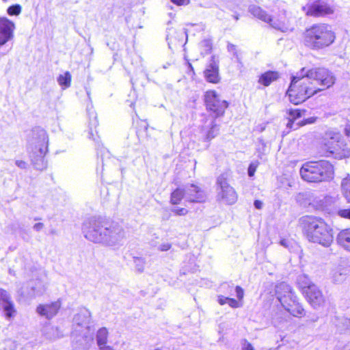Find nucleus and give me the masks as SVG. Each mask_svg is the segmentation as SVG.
Masks as SVG:
<instances>
[{"label":"nucleus","instance_id":"obj_1","mask_svg":"<svg viewBox=\"0 0 350 350\" xmlns=\"http://www.w3.org/2000/svg\"><path fill=\"white\" fill-rule=\"evenodd\" d=\"M335 81V76L327 68L306 70L303 68L291 77L287 94L292 103L299 105L318 92L329 88Z\"/></svg>","mask_w":350,"mask_h":350},{"label":"nucleus","instance_id":"obj_2","mask_svg":"<svg viewBox=\"0 0 350 350\" xmlns=\"http://www.w3.org/2000/svg\"><path fill=\"white\" fill-rule=\"evenodd\" d=\"M82 230L87 239L108 246L122 245L126 239L124 230L118 223L104 224L95 218L85 221Z\"/></svg>","mask_w":350,"mask_h":350},{"label":"nucleus","instance_id":"obj_3","mask_svg":"<svg viewBox=\"0 0 350 350\" xmlns=\"http://www.w3.org/2000/svg\"><path fill=\"white\" fill-rule=\"evenodd\" d=\"M303 230L308 241L323 247H329L334 241L333 228L320 217L305 216L301 218Z\"/></svg>","mask_w":350,"mask_h":350},{"label":"nucleus","instance_id":"obj_4","mask_svg":"<svg viewBox=\"0 0 350 350\" xmlns=\"http://www.w3.org/2000/svg\"><path fill=\"white\" fill-rule=\"evenodd\" d=\"M48 135L40 127L33 128L27 140V150L31 163L38 170L46 167L44 156L48 151Z\"/></svg>","mask_w":350,"mask_h":350},{"label":"nucleus","instance_id":"obj_5","mask_svg":"<svg viewBox=\"0 0 350 350\" xmlns=\"http://www.w3.org/2000/svg\"><path fill=\"white\" fill-rule=\"evenodd\" d=\"M336 36L331 27L325 23L312 25L304 33V44L312 49H321L330 46Z\"/></svg>","mask_w":350,"mask_h":350},{"label":"nucleus","instance_id":"obj_6","mask_svg":"<svg viewBox=\"0 0 350 350\" xmlns=\"http://www.w3.org/2000/svg\"><path fill=\"white\" fill-rule=\"evenodd\" d=\"M320 153L326 157L342 159L350 155V146L339 133L327 132L322 139Z\"/></svg>","mask_w":350,"mask_h":350},{"label":"nucleus","instance_id":"obj_7","mask_svg":"<svg viewBox=\"0 0 350 350\" xmlns=\"http://www.w3.org/2000/svg\"><path fill=\"white\" fill-rule=\"evenodd\" d=\"M300 175L304 180L310 183L327 181L333 178L334 167L325 160L306 162L300 169Z\"/></svg>","mask_w":350,"mask_h":350},{"label":"nucleus","instance_id":"obj_8","mask_svg":"<svg viewBox=\"0 0 350 350\" xmlns=\"http://www.w3.org/2000/svg\"><path fill=\"white\" fill-rule=\"evenodd\" d=\"M275 297L282 306L294 317L304 315V309L298 301L292 287L286 282L275 286Z\"/></svg>","mask_w":350,"mask_h":350},{"label":"nucleus","instance_id":"obj_9","mask_svg":"<svg viewBox=\"0 0 350 350\" xmlns=\"http://www.w3.org/2000/svg\"><path fill=\"white\" fill-rule=\"evenodd\" d=\"M249 12L254 17L269 23L271 27L282 32H287L293 29L288 21L286 20L284 16L281 17L280 19L273 20L271 16L259 6L255 5H250L249 7Z\"/></svg>","mask_w":350,"mask_h":350},{"label":"nucleus","instance_id":"obj_10","mask_svg":"<svg viewBox=\"0 0 350 350\" xmlns=\"http://www.w3.org/2000/svg\"><path fill=\"white\" fill-rule=\"evenodd\" d=\"M204 102L207 110L211 111L215 118L224 115L228 107V103L221 100L215 91H207L204 95Z\"/></svg>","mask_w":350,"mask_h":350},{"label":"nucleus","instance_id":"obj_11","mask_svg":"<svg viewBox=\"0 0 350 350\" xmlns=\"http://www.w3.org/2000/svg\"><path fill=\"white\" fill-rule=\"evenodd\" d=\"M217 184L219 185L217 197L226 204H232L237 200L234 189L228 184L226 178L221 175L217 178Z\"/></svg>","mask_w":350,"mask_h":350},{"label":"nucleus","instance_id":"obj_12","mask_svg":"<svg viewBox=\"0 0 350 350\" xmlns=\"http://www.w3.org/2000/svg\"><path fill=\"white\" fill-rule=\"evenodd\" d=\"M88 96L90 99V103L88 104L86 111L88 117V138L94 141L96 144L99 143V137L97 135L96 127L98 125L97 113L90 100V92H87Z\"/></svg>","mask_w":350,"mask_h":350},{"label":"nucleus","instance_id":"obj_13","mask_svg":"<svg viewBox=\"0 0 350 350\" xmlns=\"http://www.w3.org/2000/svg\"><path fill=\"white\" fill-rule=\"evenodd\" d=\"M308 16H323L333 12L332 9L323 1H314L302 8Z\"/></svg>","mask_w":350,"mask_h":350},{"label":"nucleus","instance_id":"obj_14","mask_svg":"<svg viewBox=\"0 0 350 350\" xmlns=\"http://www.w3.org/2000/svg\"><path fill=\"white\" fill-rule=\"evenodd\" d=\"M15 24L6 17H0V48L14 38Z\"/></svg>","mask_w":350,"mask_h":350},{"label":"nucleus","instance_id":"obj_15","mask_svg":"<svg viewBox=\"0 0 350 350\" xmlns=\"http://www.w3.org/2000/svg\"><path fill=\"white\" fill-rule=\"evenodd\" d=\"M185 199L189 202L203 203L206 200L205 191L194 184L185 185Z\"/></svg>","mask_w":350,"mask_h":350},{"label":"nucleus","instance_id":"obj_16","mask_svg":"<svg viewBox=\"0 0 350 350\" xmlns=\"http://www.w3.org/2000/svg\"><path fill=\"white\" fill-rule=\"evenodd\" d=\"M304 295L309 304L315 309L323 306L325 303V298L317 285L305 290Z\"/></svg>","mask_w":350,"mask_h":350},{"label":"nucleus","instance_id":"obj_17","mask_svg":"<svg viewBox=\"0 0 350 350\" xmlns=\"http://www.w3.org/2000/svg\"><path fill=\"white\" fill-rule=\"evenodd\" d=\"M60 308L61 302L57 300L50 304H40L36 308V312L46 319H51L57 314Z\"/></svg>","mask_w":350,"mask_h":350},{"label":"nucleus","instance_id":"obj_18","mask_svg":"<svg viewBox=\"0 0 350 350\" xmlns=\"http://www.w3.org/2000/svg\"><path fill=\"white\" fill-rule=\"evenodd\" d=\"M0 309L3 310L8 319L12 317L16 312L10 295L3 289H0Z\"/></svg>","mask_w":350,"mask_h":350},{"label":"nucleus","instance_id":"obj_19","mask_svg":"<svg viewBox=\"0 0 350 350\" xmlns=\"http://www.w3.org/2000/svg\"><path fill=\"white\" fill-rule=\"evenodd\" d=\"M314 206L318 210L332 211V207L337 212L338 198L332 196H325L323 198H317L313 201Z\"/></svg>","mask_w":350,"mask_h":350},{"label":"nucleus","instance_id":"obj_20","mask_svg":"<svg viewBox=\"0 0 350 350\" xmlns=\"http://www.w3.org/2000/svg\"><path fill=\"white\" fill-rule=\"evenodd\" d=\"M204 76L211 83H216L219 81V67L214 56L211 57V62L204 71Z\"/></svg>","mask_w":350,"mask_h":350},{"label":"nucleus","instance_id":"obj_21","mask_svg":"<svg viewBox=\"0 0 350 350\" xmlns=\"http://www.w3.org/2000/svg\"><path fill=\"white\" fill-rule=\"evenodd\" d=\"M337 243L345 250L350 251V228L340 232L336 238Z\"/></svg>","mask_w":350,"mask_h":350},{"label":"nucleus","instance_id":"obj_22","mask_svg":"<svg viewBox=\"0 0 350 350\" xmlns=\"http://www.w3.org/2000/svg\"><path fill=\"white\" fill-rule=\"evenodd\" d=\"M279 78V74L275 71H267L260 75L258 83L269 86L273 81H276Z\"/></svg>","mask_w":350,"mask_h":350},{"label":"nucleus","instance_id":"obj_23","mask_svg":"<svg viewBox=\"0 0 350 350\" xmlns=\"http://www.w3.org/2000/svg\"><path fill=\"white\" fill-rule=\"evenodd\" d=\"M90 313L85 310L83 312H81L80 313L77 314L74 317V322L79 327H89L88 324L90 322Z\"/></svg>","mask_w":350,"mask_h":350},{"label":"nucleus","instance_id":"obj_24","mask_svg":"<svg viewBox=\"0 0 350 350\" xmlns=\"http://www.w3.org/2000/svg\"><path fill=\"white\" fill-rule=\"evenodd\" d=\"M90 345L88 336H81L77 340L72 342L73 350H89Z\"/></svg>","mask_w":350,"mask_h":350},{"label":"nucleus","instance_id":"obj_25","mask_svg":"<svg viewBox=\"0 0 350 350\" xmlns=\"http://www.w3.org/2000/svg\"><path fill=\"white\" fill-rule=\"evenodd\" d=\"M184 198H185V188H177L171 193L170 203L173 205L178 204Z\"/></svg>","mask_w":350,"mask_h":350},{"label":"nucleus","instance_id":"obj_26","mask_svg":"<svg viewBox=\"0 0 350 350\" xmlns=\"http://www.w3.org/2000/svg\"><path fill=\"white\" fill-rule=\"evenodd\" d=\"M297 284L300 288H301L303 293L304 294V291L306 289H309L312 286H315L313 284L310 278L305 274H302L298 276L297 278Z\"/></svg>","mask_w":350,"mask_h":350},{"label":"nucleus","instance_id":"obj_27","mask_svg":"<svg viewBox=\"0 0 350 350\" xmlns=\"http://www.w3.org/2000/svg\"><path fill=\"white\" fill-rule=\"evenodd\" d=\"M108 334L109 332L106 327H101L98 330L96 338L98 347L107 344Z\"/></svg>","mask_w":350,"mask_h":350},{"label":"nucleus","instance_id":"obj_28","mask_svg":"<svg viewBox=\"0 0 350 350\" xmlns=\"http://www.w3.org/2000/svg\"><path fill=\"white\" fill-rule=\"evenodd\" d=\"M57 82L63 88L70 87L71 82V75L69 72H66L57 77Z\"/></svg>","mask_w":350,"mask_h":350},{"label":"nucleus","instance_id":"obj_29","mask_svg":"<svg viewBox=\"0 0 350 350\" xmlns=\"http://www.w3.org/2000/svg\"><path fill=\"white\" fill-rule=\"evenodd\" d=\"M341 187L345 198L350 202V176L342 179Z\"/></svg>","mask_w":350,"mask_h":350},{"label":"nucleus","instance_id":"obj_30","mask_svg":"<svg viewBox=\"0 0 350 350\" xmlns=\"http://www.w3.org/2000/svg\"><path fill=\"white\" fill-rule=\"evenodd\" d=\"M219 126L217 125L214 122V121H213L211 122V127L210 128V129L207 131V133L206 134L205 139L207 141H210L212 139H213L214 137H215L219 133Z\"/></svg>","mask_w":350,"mask_h":350},{"label":"nucleus","instance_id":"obj_31","mask_svg":"<svg viewBox=\"0 0 350 350\" xmlns=\"http://www.w3.org/2000/svg\"><path fill=\"white\" fill-rule=\"evenodd\" d=\"M134 263L136 270L139 273H142L144 270L146 264L144 258L140 257H134Z\"/></svg>","mask_w":350,"mask_h":350},{"label":"nucleus","instance_id":"obj_32","mask_svg":"<svg viewBox=\"0 0 350 350\" xmlns=\"http://www.w3.org/2000/svg\"><path fill=\"white\" fill-rule=\"evenodd\" d=\"M21 10L22 8L19 4H15L10 6L7 10V12L10 16H18L21 14Z\"/></svg>","mask_w":350,"mask_h":350},{"label":"nucleus","instance_id":"obj_33","mask_svg":"<svg viewBox=\"0 0 350 350\" xmlns=\"http://www.w3.org/2000/svg\"><path fill=\"white\" fill-rule=\"evenodd\" d=\"M171 211L176 215L184 216L188 213V210L185 208H178L174 207L171 209Z\"/></svg>","mask_w":350,"mask_h":350},{"label":"nucleus","instance_id":"obj_34","mask_svg":"<svg viewBox=\"0 0 350 350\" xmlns=\"http://www.w3.org/2000/svg\"><path fill=\"white\" fill-rule=\"evenodd\" d=\"M337 213L341 217L350 219V208L347 209H338Z\"/></svg>","mask_w":350,"mask_h":350},{"label":"nucleus","instance_id":"obj_35","mask_svg":"<svg viewBox=\"0 0 350 350\" xmlns=\"http://www.w3.org/2000/svg\"><path fill=\"white\" fill-rule=\"evenodd\" d=\"M316 120H317V118H314V117L308 118H306L304 120L299 122L297 123V126H304V125H306L308 124H313L315 122Z\"/></svg>","mask_w":350,"mask_h":350},{"label":"nucleus","instance_id":"obj_36","mask_svg":"<svg viewBox=\"0 0 350 350\" xmlns=\"http://www.w3.org/2000/svg\"><path fill=\"white\" fill-rule=\"evenodd\" d=\"M289 115L293 120H296L301 116V113L299 109H291L289 111Z\"/></svg>","mask_w":350,"mask_h":350},{"label":"nucleus","instance_id":"obj_37","mask_svg":"<svg viewBox=\"0 0 350 350\" xmlns=\"http://www.w3.org/2000/svg\"><path fill=\"white\" fill-rule=\"evenodd\" d=\"M256 168H257V164L254 163H251L249 165V167L247 170L248 176L250 177L253 176L256 170Z\"/></svg>","mask_w":350,"mask_h":350},{"label":"nucleus","instance_id":"obj_38","mask_svg":"<svg viewBox=\"0 0 350 350\" xmlns=\"http://www.w3.org/2000/svg\"><path fill=\"white\" fill-rule=\"evenodd\" d=\"M235 292H236V295H237V298L239 300H241L243 298V296H244V291H243V289L241 286H237L236 288H235Z\"/></svg>","mask_w":350,"mask_h":350},{"label":"nucleus","instance_id":"obj_39","mask_svg":"<svg viewBox=\"0 0 350 350\" xmlns=\"http://www.w3.org/2000/svg\"><path fill=\"white\" fill-rule=\"evenodd\" d=\"M227 304L232 308H237L241 307V305L239 304V302L233 299V298H229L228 299Z\"/></svg>","mask_w":350,"mask_h":350},{"label":"nucleus","instance_id":"obj_40","mask_svg":"<svg viewBox=\"0 0 350 350\" xmlns=\"http://www.w3.org/2000/svg\"><path fill=\"white\" fill-rule=\"evenodd\" d=\"M202 44L205 47V51L206 53H210L212 49L211 43L209 40H205L202 41Z\"/></svg>","mask_w":350,"mask_h":350},{"label":"nucleus","instance_id":"obj_41","mask_svg":"<svg viewBox=\"0 0 350 350\" xmlns=\"http://www.w3.org/2000/svg\"><path fill=\"white\" fill-rule=\"evenodd\" d=\"M38 283H39V286L38 288H36L33 286L31 287L35 295H41L44 291V288L41 285V283L40 282Z\"/></svg>","mask_w":350,"mask_h":350},{"label":"nucleus","instance_id":"obj_42","mask_svg":"<svg viewBox=\"0 0 350 350\" xmlns=\"http://www.w3.org/2000/svg\"><path fill=\"white\" fill-rule=\"evenodd\" d=\"M172 247V245L169 243H164L159 246V250L161 252H165L169 250Z\"/></svg>","mask_w":350,"mask_h":350},{"label":"nucleus","instance_id":"obj_43","mask_svg":"<svg viewBox=\"0 0 350 350\" xmlns=\"http://www.w3.org/2000/svg\"><path fill=\"white\" fill-rule=\"evenodd\" d=\"M227 48H228V51L229 52L232 53L234 56L238 57L237 53V49H236V46L235 45L229 43L228 44Z\"/></svg>","mask_w":350,"mask_h":350},{"label":"nucleus","instance_id":"obj_44","mask_svg":"<svg viewBox=\"0 0 350 350\" xmlns=\"http://www.w3.org/2000/svg\"><path fill=\"white\" fill-rule=\"evenodd\" d=\"M16 166L20 167L21 169H25L27 167V163L22 160H16L15 162Z\"/></svg>","mask_w":350,"mask_h":350},{"label":"nucleus","instance_id":"obj_45","mask_svg":"<svg viewBox=\"0 0 350 350\" xmlns=\"http://www.w3.org/2000/svg\"><path fill=\"white\" fill-rule=\"evenodd\" d=\"M171 1L178 5H187L189 3V0H171Z\"/></svg>","mask_w":350,"mask_h":350},{"label":"nucleus","instance_id":"obj_46","mask_svg":"<svg viewBox=\"0 0 350 350\" xmlns=\"http://www.w3.org/2000/svg\"><path fill=\"white\" fill-rule=\"evenodd\" d=\"M242 350H254V348L250 342L245 340L243 345Z\"/></svg>","mask_w":350,"mask_h":350},{"label":"nucleus","instance_id":"obj_47","mask_svg":"<svg viewBox=\"0 0 350 350\" xmlns=\"http://www.w3.org/2000/svg\"><path fill=\"white\" fill-rule=\"evenodd\" d=\"M228 297H226L222 295H219L218 297V302L220 305H224L225 304H227Z\"/></svg>","mask_w":350,"mask_h":350},{"label":"nucleus","instance_id":"obj_48","mask_svg":"<svg viewBox=\"0 0 350 350\" xmlns=\"http://www.w3.org/2000/svg\"><path fill=\"white\" fill-rule=\"evenodd\" d=\"M333 279L335 282H340L344 279V275L341 273H339L337 275L335 274L333 276Z\"/></svg>","mask_w":350,"mask_h":350},{"label":"nucleus","instance_id":"obj_49","mask_svg":"<svg viewBox=\"0 0 350 350\" xmlns=\"http://www.w3.org/2000/svg\"><path fill=\"white\" fill-rule=\"evenodd\" d=\"M44 228V224L42 223H36L33 226L34 230L39 232Z\"/></svg>","mask_w":350,"mask_h":350},{"label":"nucleus","instance_id":"obj_50","mask_svg":"<svg viewBox=\"0 0 350 350\" xmlns=\"http://www.w3.org/2000/svg\"><path fill=\"white\" fill-rule=\"evenodd\" d=\"M221 289H226L229 291V294L231 295V292L232 291V288H233V286L232 285H230L229 284H224L221 285Z\"/></svg>","mask_w":350,"mask_h":350},{"label":"nucleus","instance_id":"obj_51","mask_svg":"<svg viewBox=\"0 0 350 350\" xmlns=\"http://www.w3.org/2000/svg\"><path fill=\"white\" fill-rule=\"evenodd\" d=\"M262 202L260 200H255L254 202V205L255 206L256 208L257 209H261L262 207Z\"/></svg>","mask_w":350,"mask_h":350},{"label":"nucleus","instance_id":"obj_52","mask_svg":"<svg viewBox=\"0 0 350 350\" xmlns=\"http://www.w3.org/2000/svg\"><path fill=\"white\" fill-rule=\"evenodd\" d=\"M99 349L100 350H115L113 349V348L111 346H109V345H107L106 344L104 345L103 346H100L99 347Z\"/></svg>","mask_w":350,"mask_h":350},{"label":"nucleus","instance_id":"obj_53","mask_svg":"<svg viewBox=\"0 0 350 350\" xmlns=\"http://www.w3.org/2000/svg\"><path fill=\"white\" fill-rule=\"evenodd\" d=\"M343 324L345 326L346 329L350 330V319H345Z\"/></svg>","mask_w":350,"mask_h":350},{"label":"nucleus","instance_id":"obj_54","mask_svg":"<svg viewBox=\"0 0 350 350\" xmlns=\"http://www.w3.org/2000/svg\"><path fill=\"white\" fill-rule=\"evenodd\" d=\"M280 244L282 245H283L284 247H288V241L286 240H285V239L281 240L280 241Z\"/></svg>","mask_w":350,"mask_h":350},{"label":"nucleus","instance_id":"obj_55","mask_svg":"<svg viewBox=\"0 0 350 350\" xmlns=\"http://www.w3.org/2000/svg\"><path fill=\"white\" fill-rule=\"evenodd\" d=\"M345 135L349 137L350 135V127L346 126L345 129Z\"/></svg>","mask_w":350,"mask_h":350},{"label":"nucleus","instance_id":"obj_56","mask_svg":"<svg viewBox=\"0 0 350 350\" xmlns=\"http://www.w3.org/2000/svg\"><path fill=\"white\" fill-rule=\"evenodd\" d=\"M293 125V121L290 120L287 124V126L289 128H292Z\"/></svg>","mask_w":350,"mask_h":350},{"label":"nucleus","instance_id":"obj_57","mask_svg":"<svg viewBox=\"0 0 350 350\" xmlns=\"http://www.w3.org/2000/svg\"><path fill=\"white\" fill-rule=\"evenodd\" d=\"M258 141L262 144L265 145L264 141L262 139H258Z\"/></svg>","mask_w":350,"mask_h":350},{"label":"nucleus","instance_id":"obj_58","mask_svg":"<svg viewBox=\"0 0 350 350\" xmlns=\"http://www.w3.org/2000/svg\"><path fill=\"white\" fill-rule=\"evenodd\" d=\"M234 18L236 21L239 20V16L237 15L234 16Z\"/></svg>","mask_w":350,"mask_h":350},{"label":"nucleus","instance_id":"obj_59","mask_svg":"<svg viewBox=\"0 0 350 350\" xmlns=\"http://www.w3.org/2000/svg\"><path fill=\"white\" fill-rule=\"evenodd\" d=\"M79 332V330H78V329H77V327H76V328H75V332Z\"/></svg>","mask_w":350,"mask_h":350},{"label":"nucleus","instance_id":"obj_60","mask_svg":"<svg viewBox=\"0 0 350 350\" xmlns=\"http://www.w3.org/2000/svg\"><path fill=\"white\" fill-rule=\"evenodd\" d=\"M170 38H169V36L167 35V40H168Z\"/></svg>","mask_w":350,"mask_h":350},{"label":"nucleus","instance_id":"obj_61","mask_svg":"<svg viewBox=\"0 0 350 350\" xmlns=\"http://www.w3.org/2000/svg\"><path fill=\"white\" fill-rule=\"evenodd\" d=\"M51 233H52V234H54V233H55V231H54V230H52V231H51Z\"/></svg>","mask_w":350,"mask_h":350}]
</instances>
